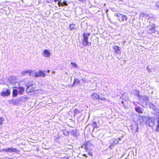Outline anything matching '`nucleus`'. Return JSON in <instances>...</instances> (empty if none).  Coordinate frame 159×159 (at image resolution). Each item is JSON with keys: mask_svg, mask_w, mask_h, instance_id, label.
Here are the masks:
<instances>
[{"mask_svg": "<svg viewBox=\"0 0 159 159\" xmlns=\"http://www.w3.org/2000/svg\"><path fill=\"white\" fill-rule=\"evenodd\" d=\"M149 107L150 108L152 109L155 111V116L157 117V122L158 125L157 126V128H159V110L158 109L156 106L152 103L151 102H149L148 103Z\"/></svg>", "mask_w": 159, "mask_h": 159, "instance_id": "nucleus-1", "label": "nucleus"}, {"mask_svg": "<svg viewBox=\"0 0 159 159\" xmlns=\"http://www.w3.org/2000/svg\"><path fill=\"white\" fill-rule=\"evenodd\" d=\"M144 123L146 126L152 127L154 125L155 123V118L154 117H147L145 118Z\"/></svg>", "mask_w": 159, "mask_h": 159, "instance_id": "nucleus-2", "label": "nucleus"}, {"mask_svg": "<svg viewBox=\"0 0 159 159\" xmlns=\"http://www.w3.org/2000/svg\"><path fill=\"white\" fill-rule=\"evenodd\" d=\"M90 34L87 33H84L83 35V39H82V44L85 47L86 45H91V43L88 41V37Z\"/></svg>", "mask_w": 159, "mask_h": 159, "instance_id": "nucleus-3", "label": "nucleus"}, {"mask_svg": "<svg viewBox=\"0 0 159 159\" xmlns=\"http://www.w3.org/2000/svg\"><path fill=\"white\" fill-rule=\"evenodd\" d=\"M2 151L8 153H18L20 152L19 149L12 147L8 148L3 149Z\"/></svg>", "mask_w": 159, "mask_h": 159, "instance_id": "nucleus-4", "label": "nucleus"}, {"mask_svg": "<svg viewBox=\"0 0 159 159\" xmlns=\"http://www.w3.org/2000/svg\"><path fill=\"white\" fill-rule=\"evenodd\" d=\"M156 26L154 24L150 25L147 27L146 31L149 34H151L155 32V27Z\"/></svg>", "mask_w": 159, "mask_h": 159, "instance_id": "nucleus-5", "label": "nucleus"}, {"mask_svg": "<svg viewBox=\"0 0 159 159\" xmlns=\"http://www.w3.org/2000/svg\"><path fill=\"white\" fill-rule=\"evenodd\" d=\"M50 72V71L49 70H48L47 71H42L41 70H39V71L35 72V77H43V78H44L46 76L45 72H47L48 73H49Z\"/></svg>", "mask_w": 159, "mask_h": 159, "instance_id": "nucleus-6", "label": "nucleus"}, {"mask_svg": "<svg viewBox=\"0 0 159 159\" xmlns=\"http://www.w3.org/2000/svg\"><path fill=\"white\" fill-rule=\"evenodd\" d=\"M34 86L33 84L30 85H29L26 89V91L27 93H30L34 90Z\"/></svg>", "mask_w": 159, "mask_h": 159, "instance_id": "nucleus-7", "label": "nucleus"}, {"mask_svg": "<svg viewBox=\"0 0 159 159\" xmlns=\"http://www.w3.org/2000/svg\"><path fill=\"white\" fill-rule=\"evenodd\" d=\"M10 91L9 89H7L6 91H3L1 92V94L2 97H6L10 95Z\"/></svg>", "mask_w": 159, "mask_h": 159, "instance_id": "nucleus-8", "label": "nucleus"}, {"mask_svg": "<svg viewBox=\"0 0 159 159\" xmlns=\"http://www.w3.org/2000/svg\"><path fill=\"white\" fill-rule=\"evenodd\" d=\"M113 49L115 52L116 54H120L121 52V49L120 47L117 46H114Z\"/></svg>", "mask_w": 159, "mask_h": 159, "instance_id": "nucleus-9", "label": "nucleus"}, {"mask_svg": "<svg viewBox=\"0 0 159 159\" xmlns=\"http://www.w3.org/2000/svg\"><path fill=\"white\" fill-rule=\"evenodd\" d=\"M131 129L134 131L133 132L136 133L138 131V125L136 124L131 126Z\"/></svg>", "mask_w": 159, "mask_h": 159, "instance_id": "nucleus-10", "label": "nucleus"}, {"mask_svg": "<svg viewBox=\"0 0 159 159\" xmlns=\"http://www.w3.org/2000/svg\"><path fill=\"white\" fill-rule=\"evenodd\" d=\"M141 99L143 100L145 103H147L148 101V98L146 95L140 96Z\"/></svg>", "mask_w": 159, "mask_h": 159, "instance_id": "nucleus-11", "label": "nucleus"}, {"mask_svg": "<svg viewBox=\"0 0 159 159\" xmlns=\"http://www.w3.org/2000/svg\"><path fill=\"white\" fill-rule=\"evenodd\" d=\"M43 53L44 54V56L46 57H49L51 55V53L48 50H45L43 52Z\"/></svg>", "mask_w": 159, "mask_h": 159, "instance_id": "nucleus-12", "label": "nucleus"}, {"mask_svg": "<svg viewBox=\"0 0 159 159\" xmlns=\"http://www.w3.org/2000/svg\"><path fill=\"white\" fill-rule=\"evenodd\" d=\"M69 3V2H67L66 1H64L62 2H61L60 5H59V7L61 6H67L68 4Z\"/></svg>", "mask_w": 159, "mask_h": 159, "instance_id": "nucleus-13", "label": "nucleus"}, {"mask_svg": "<svg viewBox=\"0 0 159 159\" xmlns=\"http://www.w3.org/2000/svg\"><path fill=\"white\" fill-rule=\"evenodd\" d=\"M121 18V21L122 22H124L127 20L128 19L127 16L122 14H121L120 17V18Z\"/></svg>", "mask_w": 159, "mask_h": 159, "instance_id": "nucleus-14", "label": "nucleus"}, {"mask_svg": "<svg viewBox=\"0 0 159 159\" xmlns=\"http://www.w3.org/2000/svg\"><path fill=\"white\" fill-rule=\"evenodd\" d=\"M32 72V70H24L21 72V74L23 75H25L27 74H29L30 75V74Z\"/></svg>", "mask_w": 159, "mask_h": 159, "instance_id": "nucleus-15", "label": "nucleus"}, {"mask_svg": "<svg viewBox=\"0 0 159 159\" xmlns=\"http://www.w3.org/2000/svg\"><path fill=\"white\" fill-rule=\"evenodd\" d=\"M18 89H19L18 91V93L20 94H22L23 92H24L25 90V88L23 87H18Z\"/></svg>", "mask_w": 159, "mask_h": 159, "instance_id": "nucleus-16", "label": "nucleus"}, {"mask_svg": "<svg viewBox=\"0 0 159 159\" xmlns=\"http://www.w3.org/2000/svg\"><path fill=\"white\" fill-rule=\"evenodd\" d=\"M69 28L70 30H72L73 29H76V25L73 24H70V25Z\"/></svg>", "mask_w": 159, "mask_h": 159, "instance_id": "nucleus-17", "label": "nucleus"}, {"mask_svg": "<svg viewBox=\"0 0 159 159\" xmlns=\"http://www.w3.org/2000/svg\"><path fill=\"white\" fill-rule=\"evenodd\" d=\"M18 90L16 89H14L13 90L12 96L14 97H16L17 95Z\"/></svg>", "mask_w": 159, "mask_h": 159, "instance_id": "nucleus-18", "label": "nucleus"}, {"mask_svg": "<svg viewBox=\"0 0 159 159\" xmlns=\"http://www.w3.org/2000/svg\"><path fill=\"white\" fill-rule=\"evenodd\" d=\"M135 110L139 113L141 114L143 113L142 108L139 107H136L135 109Z\"/></svg>", "mask_w": 159, "mask_h": 159, "instance_id": "nucleus-19", "label": "nucleus"}, {"mask_svg": "<svg viewBox=\"0 0 159 159\" xmlns=\"http://www.w3.org/2000/svg\"><path fill=\"white\" fill-rule=\"evenodd\" d=\"M80 83L79 80L77 79H75L74 80V83L72 84V86H75L77 85Z\"/></svg>", "mask_w": 159, "mask_h": 159, "instance_id": "nucleus-20", "label": "nucleus"}, {"mask_svg": "<svg viewBox=\"0 0 159 159\" xmlns=\"http://www.w3.org/2000/svg\"><path fill=\"white\" fill-rule=\"evenodd\" d=\"M92 95L96 99H99V98H100L99 95L96 93H93Z\"/></svg>", "mask_w": 159, "mask_h": 159, "instance_id": "nucleus-21", "label": "nucleus"}, {"mask_svg": "<svg viewBox=\"0 0 159 159\" xmlns=\"http://www.w3.org/2000/svg\"><path fill=\"white\" fill-rule=\"evenodd\" d=\"M121 14L120 13H116L115 14L114 16H116L118 18H120V17Z\"/></svg>", "mask_w": 159, "mask_h": 159, "instance_id": "nucleus-22", "label": "nucleus"}, {"mask_svg": "<svg viewBox=\"0 0 159 159\" xmlns=\"http://www.w3.org/2000/svg\"><path fill=\"white\" fill-rule=\"evenodd\" d=\"M54 1L56 3L57 2H58V6H59V5H60V4L61 3V0H54Z\"/></svg>", "mask_w": 159, "mask_h": 159, "instance_id": "nucleus-23", "label": "nucleus"}, {"mask_svg": "<svg viewBox=\"0 0 159 159\" xmlns=\"http://www.w3.org/2000/svg\"><path fill=\"white\" fill-rule=\"evenodd\" d=\"M79 110L77 108H75L74 111V112L75 114H77L80 113Z\"/></svg>", "mask_w": 159, "mask_h": 159, "instance_id": "nucleus-24", "label": "nucleus"}, {"mask_svg": "<svg viewBox=\"0 0 159 159\" xmlns=\"http://www.w3.org/2000/svg\"><path fill=\"white\" fill-rule=\"evenodd\" d=\"M4 120V119L3 117H0V125H1L3 123Z\"/></svg>", "mask_w": 159, "mask_h": 159, "instance_id": "nucleus-25", "label": "nucleus"}, {"mask_svg": "<svg viewBox=\"0 0 159 159\" xmlns=\"http://www.w3.org/2000/svg\"><path fill=\"white\" fill-rule=\"evenodd\" d=\"M80 2H81L83 4H86V0H78Z\"/></svg>", "mask_w": 159, "mask_h": 159, "instance_id": "nucleus-26", "label": "nucleus"}, {"mask_svg": "<svg viewBox=\"0 0 159 159\" xmlns=\"http://www.w3.org/2000/svg\"><path fill=\"white\" fill-rule=\"evenodd\" d=\"M82 81V82L83 83H88L89 82H90L89 80H81Z\"/></svg>", "mask_w": 159, "mask_h": 159, "instance_id": "nucleus-27", "label": "nucleus"}, {"mask_svg": "<svg viewBox=\"0 0 159 159\" xmlns=\"http://www.w3.org/2000/svg\"><path fill=\"white\" fill-rule=\"evenodd\" d=\"M11 79L13 80V81H15L16 80V77L15 76H11Z\"/></svg>", "mask_w": 159, "mask_h": 159, "instance_id": "nucleus-28", "label": "nucleus"}, {"mask_svg": "<svg viewBox=\"0 0 159 159\" xmlns=\"http://www.w3.org/2000/svg\"><path fill=\"white\" fill-rule=\"evenodd\" d=\"M93 126L94 127V128H96V126H97V124L96 123L95 121H94L93 122Z\"/></svg>", "mask_w": 159, "mask_h": 159, "instance_id": "nucleus-29", "label": "nucleus"}, {"mask_svg": "<svg viewBox=\"0 0 159 159\" xmlns=\"http://www.w3.org/2000/svg\"><path fill=\"white\" fill-rule=\"evenodd\" d=\"M99 99L101 100H103V101L106 100V98H104V97L100 98H100H99Z\"/></svg>", "mask_w": 159, "mask_h": 159, "instance_id": "nucleus-30", "label": "nucleus"}, {"mask_svg": "<svg viewBox=\"0 0 159 159\" xmlns=\"http://www.w3.org/2000/svg\"><path fill=\"white\" fill-rule=\"evenodd\" d=\"M71 64L73 66V67H77V65L75 63H74L73 62H71Z\"/></svg>", "mask_w": 159, "mask_h": 159, "instance_id": "nucleus-31", "label": "nucleus"}, {"mask_svg": "<svg viewBox=\"0 0 159 159\" xmlns=\"http://www.w3.org/2000/svg\"><path fill=\"white\" fill-rule=\"evenodd\" d=\"M114 144H112L109 146V148H112L114 147Z\"/></svg>", "mask_w": 159, "mask_h": 159, "instance_id": "nucleus-32", "label": "nucleus"}, {"mask_svg": "<svg viewBox=\"0 0 159 159\" xmlns=\"http://www.w3.org/2000/svg\"><path fill=\"white\" fill-rule=\"evenodd\" d=\"M49 73H48L47 72H45V75H48L49 76H50V75H49L48 74Z\"/></svg>", "mask_w": 159, "mask_h": 159, "instance_id": "nucleus-33", "label": "nucleus"}, {"mask_svg": "<svg viewBox=\"0 0 159 159\" xmlns=\"http://www.w3.org/2000/svg\"><path fill=\"white\" fill-rule=\"evenodd\" d=\"M118 142V141L117 140V141H115L114 142V143H115V144H117Z\"/></svg>", "mask_w": 159, "mask_h": 159, "instance_id": "nucleus-34", "label": "nucleus"}, {"mask_svg": "<svg viewBox=\"0 0 159 159\" xmlns=\"http://www.w3.org/2000/svg\"><path fill=\"white\" fill-rule=\"evenodd\" d=\"M47 2H50V0H46Z\"/></svg>", "mask_w": 159, "mask_h": 159, "instance_id": "nucleus-35", "label": "nucleus"}, {"mask_svg": "<svg viewBox=\"0 0 159 159\" xmlns=\"http://www.w3.org/2000/svg\"><path fill=\"white\" fill-rule=\"evenodd\" d=\"M83 156H85V157H87V156L86 155H85V154H84V155H83Z\"/></svg>", "mask_w": 159, "mask_h": 159, "instance_id": "nucleus-36", "label": "nucleus"}, {"mask_svg": "<svg viewBox=\"0 0 159 159\" xmlns=\"http://www.w3.org/2000/svg\"><path fill=\"white\" fill-rule=\"evenodd\" d=\"M11 82V83H12H12H15V82H14V81H13V82L12 81Z\"/></svg>", "mask_w": 159, "mask_h": 159, "instance_id": "nucleus-37", "label": "nucleus"}, {"mask_svg": "<svg viewBox=\"0 0 159 159\" xmlns=\"http://www.w3.org/2000/svg\"><path fill=\"white\" fill-rule=\"evenodd\" d=\"M136 91L137 92H139V90H136Z\"/></svg>", "mask_w": 159, "mask_h": 159, "instance_id": "nucleus-38", "label": "nucleus"}, {"mask_svg": "<svg viewBox=\"0 0 159 159\" xmlns=\"http://www.w3.org/2000/svg\"><path fill=\"white\" fill-rule=\"evenodd\" d=\"M122 103H123V102H122Z\"/></svg>", "mask_w": 159, "mask_h": 159, "instance_id": "nucleus-39", "label": "nucleus"}]
</instances>
